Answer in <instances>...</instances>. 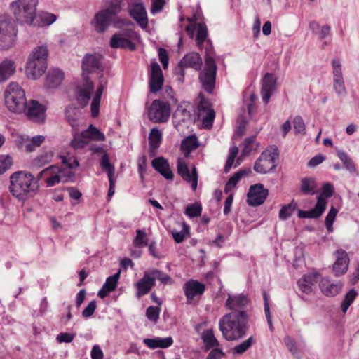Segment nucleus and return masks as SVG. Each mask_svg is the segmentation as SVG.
<instances>
[{
  "label": "nucleus",
  "mask_w": 359,
  "mask_h": 359,
  "mask_svg": "<svg viewBox=\"0 0 359 359\" xmlns=\"http://www.w3.org/2000/svg\"><path fill=\"white\" fill-rule=\"evenodd\" d=\"M170 115V104L158 99L154 100L148 108L149 120L155 123H165Z\"/></svg>",
  "instance_id": "7"
},
{
  "label": "nucleus",
  "mask_w": 359,
  "mask_h": 359,
  "mask_svg": "<svg viewBox=\"0 0 359 359\" xmlns=\"http://www.w3.org/2000/svg\"><path fill=\"white\" fill-rule=\"evenodd\" d=\"M248 303L246 296L229 295L225 306L231 311L225 314L219 322V330L227 341L242 339L248 330L249 316L243 309Z\"/></svg>",
  "instance_id": "1"
},
{
  "label": "nucleus",
  "mask_w": 359,
  "mask_h": 359,
  "mask_svg": "<svg viewBox=\"0 0 359 359\" xmlns=\"http://www.w3.org/2000/svg\"><path fill=\"white\" fill-rule=\"evenodd\" d=\"M262 154H265L266 156H264V161L271 163L273 165L276 164V161L279 158V151L277 147L273 148L271 151H265Z\"/></svg>",
  "instance_id": "54"
},
{
  "label": "nucleus",
  "mask_w": 359,
  "mask_h": 359,
  "mask_svg": "<svg viewBox=\"0 0 359 359\" xmlns=\"http://www.w3.org/2000/svg\"><path fill=\"white\" fill-rule=\"evenodd\" d=\"M333 88L335 93L339 95H345L346 94V90L344 85V78L342 79H333Z\"/></svg>",
  "instance_id": "59"
},
{
  "label": "nucleus",
  "mask_w": 359,
  "mask_h": 359,
  "mask_svg": "<svg viewBox=\"0 0 359 359\" xmlns=\"http://www.w3.org/2000/svg\"><path fill=\"white\" fill-rule=\"evenodd\" d=\"M147 277H142L136 284L137 296L138 298L148 294L150 292V288L146 280Z\"/></svg>",
  "instance_id": "49"
},
{
  "label": "nucleus",
  "mask_w": 359,
  "mask_h": 359,
  "mask_svg": "<svg viewBox=\"0 0 359 359\" xmlns=\"http://www.w3.org/2000/svg\"><path fill=\"white\" fill-rule=\"evenodd\" d=\"M162 142V132L157 128H153L149 135V146L152 148H158Z\"/></svg>",
  "instance_id": "35"
},
{
  "label": "nucleus",
  "mask_w": 359,
  "mask_h": 359,
  "mask_svg": "<svg viewBox=\"0 0 359 359\" xmlns=\"http://www.w3.org/2000/svg\"><path fill=\"white\" fill-rule=\"evenodd\" d=\"M5 103L8 109L15 114L26 110L27 101L24 90L16 83H11L4 92Z\"/></svg>",
  "instance_id": "4"
},
{
  "label": "nucleus",
  "mask_w": 359,
  "mask_h": 359,
  "mask_svg": "<svg viewBox=\"0 0 359 359\" xmlns=\"http://www.w3.org/2000/svg\"><path fill=\"white\" fill-rule=\"evenodd\" d=\"M255 143V136H251L245 138L244 141V147L242 149V154L243 156H248L250 153L257 149L259 144H257L256 147H254Z\"/></svg>",
  "instance_id": "50"
},
{
  "label": "nucleus",
  "mask_w": 359,
  "mask_h": 359,
  "mask_svg": "<svg viewBox=\"0 0 359 359\" xmlns=\"http://www.w3.org/2000/svg\"><path fill=\"white\" fill-rule=\"evenodd\" d=\"M151 165L155 170L168 180H172L174 175L168 161L163 156L155 158L151 161Z\"/></svg>",
  "instance_id": "16"
},
{
  "label": "nucleus",
  "mask_w": 359,
  "mask_h": 359,
  "mask_svg": "<svg viewBox=\"0 0 359 359\" xmlns=\"http://www.w3.org/2000/svg\"><path fill=\"white\" fill-rule=\"evenodd\" d=\"M45 137L43 135H38L34 136L31 139V142L26 145V151L28 152L34 151L36 147L41 146V144L44 142Z\"/></svg>",
  "instance_id": "53"
},
{
  "label": "nucleus",
  "mask_w": 359,
  "mask_h": 359,
  "mask_svg": "<svg viewBox=\"0 0 359 359\" xmlns=\"http://www.w3.org/2000/svg\"><path fill=\"white\" fill-rule=\"evenodd\" d=\"M122 0H111L107 8L102 9L104 13H107L112 18L116 16L122 10Z\"/></svg>",
  "instance_id": "38"
},
{
  "label": "nucleus",
  "mask_w": 359,
  "mask_h": 359,
  "mask_svg": "<svg viewBox=\"0 0 359 359\" xmlns=\"http://www.w3.org/2000/svg\"><path fill=\"white\" fill-rule=\"evenodd\" d=\"M202 212V205L200 203L196 202L188 205L185 209L184 214L190 218L199 217Z\"/></svg>",
  "instance_id": "45"
},
{
  "label": "nucleus",
  "mask_w": 359,
  "mask_h": 359,
  "mask_svg": "<svg viewBox=\"0 0 359 359\" xmlns=\"http://www.w3.org/2000/svg\"><path fill=\"white\" fill-rule=\"evenodd\" d=\"M182 65H185L187 67H191L198 70L201 69L202 59L198 53L195 52L189 53L186 54L180 61V65L181 67Z\"/></svg>",
  "instance_id": "23"
},
{
  "label": "nucleus",
  "mask_w": 359,
  "mask_h": 359,
  "mask_svg": "<svg viewBox=\"0 0 359 359\" xmlns=\"http://www.w3.org/2000/svg\"><path fill=\"white\" fill-rule=\"evenodd\" d=\"M337 155L342 162L345 169H346L350 173H354L357 175H358L353 161L345 151L337 150Z\"/></svg>",
  "instance_id": "34"
},
{
  "label": "nucleus",
  "mask_w": 359,
  "mask_h": 359,
  "mask_svg": "<svg viewBox=\"0 0 359 359\" xmlns=\"http://www.w3.org/2000/svg\"><path fill=\"white\" fill-rule=\"evenodd\" d=\"M269 195V190L261 183L251 185L247 194V203L251 207L262 205Z\"/></svg>",
  "instance_id": "8"
},
{
  "label": "nucleus",
  "mask_w": 359,
  "mask_h": 359,
  "mask_svg": "<svg viewBox=\"0 0 359 359\" xmlns=\"http://www.w3.org/2000/svg\"><path fill=\"white\" fill-rule=\"evenodd\" d=\"M62 172L60 173L61 180L64 183L67 182H74L75 181V172L72 171L71 170L65 168H62Z\"/></svg>",
  "instance_id": "61"
},
{
  "label": "nucleus",
  "mask_w": 359,
  "mask_h": 359,
  "mask_svg": "<svg viewBox=\"0 0 359 359\" xmlns=\"http://www.w3.org/2000/svg\"><path fill=\"white\" fill-rule=\"evenodd\" d=\"M86 140L87 138H83L81 135L80 137L74 135L70 142V145L75 149H83L88 144Z\"/></svg>",
  "instance_id": "60"
},
{
  "label": "nucleus",
  "mask_w": 359,
  "mask_h": 359,
  "mask_svg": "<svg viewBox=\"0 0 359 359\" xmlns=\"http://www.w3.org/2000/svg\"><path fill=\"white\" fill-rule=\"evenodd\" d=\"M112 22L113 18L107 13H104L103 10H101L95 13L91 23L94 27L95 30L97 33L101 34L107 30Z\"/></svg>",
  "instance_id": "14"
},
{
  "label": "nucleus",
  "mask_w": 359,
  "mask_h": 359,
  "mask_svg": "<svg viewBox=\"0 0 359 359\" xmlns=\"http://www.w3.org/2000/svg\"><path fill=\"white\" fill-rule=\"evenodd\" d=\"M319 274L317 273L304 274L300 278L302 282L310 285L311 286L315 285L318 282Z\"/></svg>",
  "instance_id": "62"
},
{
  "label": "nucleus",
  "mask_w": 359,
  "mask_h": 359,
  "mask_svg": "<svg viewBox=\"0 0 359 359\" xmlns=\"http://www.w3.org/2000/svg\"><path fill=\"white\" fill-rule=\"evenodd\" d=\"M143 343L151 349L157 348H167L172 345L173 339L171 337L165 338L156 337L153 339L145 338L143 339Z\"/></svg>",
  "instance_id": "20"
},
{
  "label": "nucleus",
  "mask_w": 359,
  "mask_h": 359,
  "mask_svg": "<svg viewBox=\"0 0 359 359\" xmlns=\"http://www.w3.org/2000/svg\"><path fill=\"white\" fill-rule=\"evenodd\" d=\"M337 212L338 210L334 206H332L325 217V223L329 232H331L333 230L332 225L335 220Z\"/></svg>",
  "instance_id": "52"
},
{
  "label": "nucleus",
  "mask_w": 359,
  "mask_h": 359,
  "mask_svg": "<svg viewBox=\"0 0 359 359\" xmlns=\"http://www.w3.org/2000/svg\"><path fill=\"white\" fill-rule=\"evenodd\" d=\"M358 295L357 291L352 288L345 295L344 300L341 304V309L343 313H346L348 309V307L351 305V304L355 300V297Z\"/></svg>",
  "instance_id": "42"
},
{
  "label": "nucleus",
  "mask_w": 359,
  "mask_h": 359,
  "mask_svg": "<svg viewBox=\"0 0 359 359\" xmlns=\"http://www.w3.org/2000/svg\"><path fill=\"white\" fill-rule=\"evenodd\" d=\"M13 165V159L8 155L0 156V175L4 174Z\"/></svg>",
  "instance_id": "57"
},
{
  "label": "nucleus",
  "mask_w": 359,
  "mask_h": 359,
  "mask_svg": "<svg viewBox=\"0 0 359 359\" xmlns=\"http://www.w3.org/2000/svg\"><path fill=\"white\" fill-rule=\"evenodd\" d=\"M293 127L295 133L305 134L306 127L304 120L301 116H296L293 120Z\"/></svg>",
  "instance_id": "58"
},
{
  "label": "nucleus",
  "mask_w": 359,
  "mask_h": 359,
  "mask_svg": "<svg viewBox=\"0 0 359 359\" xmlns=\"http://www.w3.org/2000/svg\"><path fill=\"white\" fill-rule=\"evenodd\" d=\"M102 56L96 53H86L83 56L81 62L83 72L89 74L95 70H102V65L101 59Z\"/></svg>",
  "instance_id": "12"
},
{
  "label": "nucleus",
  "mask_w": 359,
  "mask_h": 359,
  "mask_svg": "<svg viewBox=\"0 0 359 359\" xmlns=\"http://www.w3.org/2000/svg\"><path fill=\"white\" fill-rule=\"evenodd\" d=\"M120 278V272L108 277L105 283L103 285V288L109 289V291H114L117 287L118 281Z\"/></svg>",
  "instance_id": "51"
},
{
  "label": "nucleus",
  "mask_w": 359,
  "mask_h": 359,
  "mask_svg": "<svg viewBox=\"0 0 359 359\" xmlns=\"http://www.w3.org/2000/svg\"><path fill=\"white\" fill-rule=\"evenodd\" d=\"M337 260L333 264V271L336 276H341L346 273L348 264L349 257L346 252L342 249L336 251Z\"/></svg>",
  "instance_id": "15"
},
{
  "label": "nucleus",
  "mask_w": 359,
  "mask_h": 359,
  "mask_svg": "<svg viewBox=\"0 0 359 359\" xmlns=\"http://www.w3.org/2000/svg\"><path fill=\"white\" fill-rule=\"evenodd\" d=\"M148 271L156 280H160L164 285L172 283V282L171 277L161 270L151 269Z\"/></svg>",
  "instance_id": "48"
},
{
  "label": "nucleus",
  "mask_w": 359,
  "mask_h": 359,
  "mask_svg": "<svg viewBox=\"0 0 359 359\" xmlns=\"http://www.w3.org/2000/svg\"><path fill=\"white\" fill-rule=\"evenodd\" d=\"M53 155L52 149L43 148L41 154L34 159V163L36 166L42 167L52 161Z\"/></svg>",
  "instance_id": "33"
},
{
  "label": "nucleus",
  "mask_w": 359,
  "mask_h": 359,
  "mask_svg": "<svg viewBox=\"0 0 359 359\" xmlns=\"http://www.w3.org/2000/svg\"><path fill=\"white\" fill-rule=\"evenodd\" d=\"M252 172L250 168H244L238 170L233 176H231L225 184L224 193L229 194L231 189L236 187L238 182L244 176H247Z\"/></svg>",
  "instance_id": "25"
},
{
  "label": "nucleus",
  "mask_w": 359,
  "mask_h": 359,
  "mask_svg": "<svg viewBox=\"0 0 359 359\" xmlns=\"http://www.w3.org/2000/svg\"><path fill=\"white\" fill-rule=\"evenodd\" d=\"M65 114L67 122L72 128L79 126L78 121L81 115L79 107L74 104H69L66 107Z\"/></svg>",
  "instance_id": "28"
},
{
  "label": "nucleus",
  "mask_w": 359,
  "mask_h": 359,
  "mask_svg": "<svg viewBox=\"0 0 359 359\" xmlns=\"http://www.w3.org/2000/svg\"><path fill=\"white\" fill-rule=\"evenodd\" d=\"M92 94L90 92L82 90V88L78 86L76 91V100L81 107H86L91 98Z\"/></svg>",
  "instance_id": "41"
},
{
  "label": "nucleus",
  "mask_w": 359,
  "mask_h": 359,
  "mask_svg": "<svg viewBox=\"0 0 359 359\" xmlns=\"http://www.w3.org/2000/svg\"><path fill=\"white\" fill-rule=\"evenodd\" d=\"M48 67V63H45V67L39 65V62L32 60H27L26 66V73L29 79L36 80L43 74Z\"/></svg>",
  "instance_id": "19"
},
{
  "label": "nucleus",
  "mask_w": 359,
  "mask_h": 359,
  "mask_svg": "<svg viewBox=\"0 0 359 359\" xmlns=\"http://www.w3.org/2000/svg\"><path fill=\"white\" fill-rule=\"evenodd\" d=\"M127 39L121 36V32L116 33L111 37L109 45L112 48H125Z\"/></svg>",
  "instance_id": "46"
},
{
  "label": "nucleus",
  "mask_w": 359,
  "mask_h": 359,
  "mask_svg": "<svg viewBox=\"0 0 359 359\" xmlns=\"http://www.w3.org/2000/svg\"><path fill=\"white\" fill-rule=\"evenodd\" d=\"M255 343V340L254 337L252 336H251L245 341L235 346L232 348V353L233 355H242L245 352H246Z\"/></svg>",
  "instance_id": "37"
},
{
  "label": "nucleus",
  "mask_w": 359,
  "mask_h": 359,
  "mask_svg": "<svg viewBox=\"0 0 359 359\" xmlns=\"http://www.w3.org/2000/svg\"><path fill=\"white\" fill-rule=\"evenodd\" d=\"M319 287L323 294L327 297H334L339 294L341 285L331 283L329 279L323 278L319 283Z\"/></svg>",
  "instance_id": "22"
},
{
  "label": "nucleus",
  "mask_w": 359,
  "mask_h": 359,
  "mask_svg": "<svg viewBox=\"0 0 359 359\" xmlns=\"http://www.w3.org/2000/svg\"><path fill=\"white\" fill-rule=\"evenodd\" d=\"M201 339L204 343L205 351L219 346V343L215 337L213 330L212 329L204 330L201 334Z\"/></svg>",
  "instance_id": "32"
},
{
  "label": "nucleus",
  "mask_w": 359,
  "mask_h": 359,
  "mask_svg": "<svg viewBox=\"0 0 359 359\" xmlns=\"http://www.w3.org/2000/svg\"><path fill=\"white\" fill-rule=\"evenodd\" d=\"M177 172L182 177V178L184 180L190 182L191 176H193V171L191 173L190 172L187 163L182 161L181 158H179L177 161Z\"/></svg>",
  "instance_id": "40"
},
{
  "label": "nucleus",
  "mask_w": 359,
  "mask_h": 359,
  "mask_svg": "<svg viewBox=\"0 0 359 359\" xmlns=\"http://www.w3.org/2000/svg\"><path fill=\"white\" fill-rule=\"evenodd\" d=\"M199 147L198 137L196 135H191L184 138L181 143V150L187 157L190 153Z\"/></svg>",
  "instance_id": "26"
},
{
  "label": "nucleus",
  "mask_w": 359,
  "mask_h": 359,
  "mask_svg": "<svg viewBox=\"0 0 359 359\" xmlns=\"http://www.w3.org/2000/svg\"><path fill=\"white\" fill-rule=\"evenodd\" d=\"M324 212V208L320 205L318 203H316L314 207L310 210L306 211L303 210H299L297 216L301 219H318L321 217Z\"/></svg>",
  "instance_id": "31"
},
{
  "label": "nucleus",
  "mask_w": 359,
  "mask_h": 359,
  "mask_svg": "<svg viewBox=\"0 0 359 359\" xmlns=\"http://www.w3.org/2000/svg\"><path fill=\"white\" fill-rule=\"evenodd\" d=\"M264 156H266L265 154H261L260 156L256 160L253 168L255 172L260 174H266L270 172H273L276 168V165L273 164L270 168L266 169V165L261 163V161H264Z\"/></svg>",
  "instance_id": "43"
},
{
  "label": "nucleus",
  "mask_w": 359,
  "mask_h": 359,
  "mask_svg": "<svg viewBox=\"0 0 359 359\" xmlns=\"http://www.w3.org/2000/svg\"><path fill=\"white\" fill-rule=\"evenodd\" d=\"M208 36V29L205 25L202 23L198 24V29L196 36V42L199 48H201L203 45Z\"/></svg>",
  "instance_id": "44"
},
{
  "label": "nucleus",
  "mask_w": 359,
  "mask_h": 359,
  "mask_svg": "<svg viewBox=\"0 0 359 359\" xmlns=\"http://www.w3.org/2000/svg\"><path fill=\"white\" fill-rule=\"evenodd\" d=\"M39 187V184L29 172L16 171L10 176L9 191L11 195L20 201L25 202L34 197Z\"/></svg>",
  "instance_id": "2"
},
{
  "label": "nucleus",
  "mask_w": 359,
  "mask_h": 359,
  "mask_svg": "<svg viewBox=\"0 0 359 359\" xmlns=\"http://www.w3.org/2000/svg\"><path fill=\"white\" fill-rule=\"evenodd\" d=\"M46 107L38 101L32 100L29 104H27L25 114L28 118L34 122L41 123L45 119Z\"/></svg>",
  "instance_id": "11"
},
{
  "label": "nucleus",
  "mask_w": 359,
  "mask_h": 359,
  "mask_svg": "<svg viewBox=\"0 0 359 359\" xmlns=\"http://www.w3.org/2000/svg\"><path fill=\"white\" fill-rule=\"evenodd\" d=\"M316 180L313 177H305L301 180L300 191L304 195H314L316 191Z\"/></svg>",
  "instance_id": "29"
},
{
  "label": "nucleus",
  "mask_w": 359,
  "mask_h": 359,
  "mask_svg": "<svg viewBox=\"0 0 359 359\" xmlns=\"http://www.w3.org/2000/svg\"><path fill=\"white\" fill-rule=\"evenodd\" d=\"M205 286L197 280H189L184 285V294L187 299H193L194 297L203 294Z\"/></svg>",
  "instance_id": "17"
},
{
  "label": "nucleus",
  "mask_w": 359,
  "mask_h": 359,
  "mask_svg": "<svg viewBox=\"0 0 359 359\" xmlns=\"http://www.w3.org/2000/svg\"><path fill=\"white\" fill-rule=\"evenodd\" d=\"M48 55V50L46 46H40L36 47L28 57L29 61H35L39 62L42 67H45V63H47V57Z\"/></svg>",
  "instance_id": "21"
},
{
  "label": "nucleus",
  "mask_w": 359,
  "mask_h": 359,
  "mask_svg": "<svg viewBox=\"0 0 359 359\" xmlns=\"http://www.w3.org/2000/svg\"><path fill=\"white\" fill-rule=\"evenodd\" d=\"M15 20L9 15H0V49L7 50L15 43L17 36Z\"/></svg>",
  "instance_id": "6"
},
{
  "label": "nucleus",
  "mask_w": 359,
  "mask_h": 359,
  "mask_svg": "<svg viewBox=\"0 0 359 359\" xmlns=\"http://www.w3.org/2000/svg\"><path fill=\"white\" fill-rule=\"evenodd\" d=\"M15 72V63L12 60H5L0 63V83L8 80Z\"/></svg>",
  "instance_id": "24"
},
{
  "label": "nucleus",
  "mask_w": 359,
  "mask_h": 359,
  "mask_svg": "<svg viewBox=\"0 0 359 359\" xmlns=\"http://www.w3.org/2000/svg\"><path fill=\"white\" fill-rule=\"evenodd\" d=\"M81 137L97 142H103L106 140L104 134L93 124H90L86 130L81 132Z\"/></svg>",
  "instance_id": "27"
},
{
  "label": "nucleus",
  "mask_w": 359,
  "mask_h": 359,
  "mask_svg": "<svg viewBox=\"0 0 359 359\" xmlns=\"http://www.w3.org/2000/svg\"><path fill=\"white\" fill-rule=\"evenodd\" d=\"M65 77L64 72L59 69L48 71L46 79L45 86L48 88H56L62 83Z\"/></svg>",
  "instance_id": "18"
},
{
  "label": "nucleus",
  "mask_w": 359,
  "mask_h": 359,
  "mask_svg": "<svg viewBox=\"0 0 359 359\" xmlns=\"http://www.w3.org/2000/svg\"><path fill=\"white\" fill-rule=\"evenodd\" d=\"M158 58L162 63L164 69H167L169 63V57L167 50L163 48H159L158 50Z\"/></svg>",
  "instance_id": "64"
},
{
  "label": "nucleus",
  "mask_w": 359,
  "mask_h": 359,
  "mask_svg": "<svg viewBox=\"0 0 359 359\" xmlns=\"http://www.w3.org/2000/svg\"><path fill=\"white\" fill-rule=\"evenodd\" d=\"M171 233L175 241L177 243H181L184 241L186 236L189 235L190 226L184 222H182V229L180 231L173 229L171 231Z\"/></svg>",
  "instance_id": "39"
},
{
  "label": "nucleus",
  "mask_w": 359,
  "mask_h": 359,
  "mask_svg": "<svg viewBox=\"0 0 359 359\" xmlns=\"http://www.w3.org/2000/svg\"><path fill=\"white\" fill-rule=\"evenodd\" d=\"M210 48H205V68L199 74V81L203 88L208 93H212L215 87L217 67L214 58V50L210 41H208Z\"/></svg>",
  "instance_id": "3"
},
{
  "label": "nucleus",
  "mask_w": 359,
  "mask_h": 359,
  "mask_svg": "<svg viewBox=\"0 0 359 359\" xmlns=\"http://www.w3.org/2000/svg\"><path fill=\"white\" fill-rule=\"evenodd\" d=\"M149 74V87L151 93L158 92L163 85L164 76L160 65L156 60L151 62Z\"/></svg>",
  "instance_id": "9"
},
{
  "label": "nucleus",
  "mask_w": 359,
  "mask_h": 359,
  "mask_svg": "<svg viewBox=\"0 0 359 359\" xmlns=\"http://www.w3.org/2000/svg\"><path fill=\"white\" fill-rule=\"evenodd\" d=\"M160 311L159 306H150L146 310V316L149 320L156 323L159 319Z\"/></svg>",
  "instance_id": "55"
},
{
  "label": "nucleus",
  "mask_w": 359,
  "mask_h": 359,
  "mask_svg": "<svg viewBox=\"0 0 359 359\" xmlns=\"http://www.w3.org/2000/svg\"><path fill=\"white\" fill-rule=\"evenodd\" d=\"M37 5L38 0H16L11 3L10 8L19 23L32 25L36 18Z\"/></svg>",
  "instance_id": "5"
},
{
  "label": "nucleus",
  "mask_w": 359,
  "mask_h": 359,
  "mask_svg": "<svg viewBox=\"0 0 359 359\" xmlns=\"http://www.w3.org/2000/svg\"><path fill=\"white\" fill-rule=\"evenodd\" d=\"M133 243L135 246L140 248L147 245V238H146V233L144 230L137 229L136 231V237Z\"/></svg>",
  "instance_id": "56"
},
{
  "label": "nucleus",
  "mask_w": 359,
  "mask_h": 359,
  "mask_svg": "<svg viewBox=\"0 0 359 359\" xmlns=\"http://www.w3.org/2000/svg\"><path fill=\"white\" fill-rule=\"evenodd\" d=\"M97 308L95 300H92L82 311V316L84 318H90L92 316Z\"/></svg>",
  "instance_id": "63"
},
{
  "label": "nucleus",
  "mask_w": 359,
  "mask_h": 359,
  "mask_svg": "<svg viewBox=\"0 0 359 359\" xmlns=\"http://www.w3.org/2000/svg\"><path fill=\"white\" fill-rule=\"evenodd\" d=\"M334 192V187L330 182H325L323 184L322 192L317 197L316 203H319L320 205L324 208V211L325 210L327 205L326 198L332 197Z\"/></svg>",
  "instance_id": "30"
},
{
  "label": "nucleus",
  "mask_w": 359,
  "mask_h": 359,
  "mask_svg": "<svg viewBox=\"0 0 359 359\" xmlns=\"http://www.w3.org/2000/svg\"><path fill=\"white\" fill-rule=\"evenodd\" d=\"M276 78L272 73H266L262 81L261 90L273 92L276 89Z\"/></svg>",
  "instance_id": "36"
},
{
  "label": "nucleus",
  "mask_w": 359,
  "mask_h": 359,
  "mask_svg": "<svg viewBox=\"0 0 359 359\" xmlns=\"http://www.w3.org/2000/svg\"><path fill=\"white\" fill-rule=\"evenodd\" d=\"M296 208L297 204L294 203L293 201H292V203L290 204L283 205L279 211V218L282 220L287 219L289 217H290Z\"/></svg>",
  "instance_id": "47"
},
{
  "label": "nucleus",
  "mask_w": 359,
  "mask_h": 359,
  "mask_svg": "<svg viewBox=\"0 0 359 359\" xmlns=\"http://www.w3.org/2000/svg\"><path fill=\"white\" fill-rule=\"evenodd\" d=\"M100 166L102 169L107 172L109 182V188L108 190L107 196L111 197L114 194V187L116 178L114 177V171L115 168L114 165L110 163L109 154L106 152L102 155L100 160Z\"/></svg>",
  "instance_id": "13"
},
{
  "label": "nucleus",
  "mask_w": 359,
  "mask_h": 359,
  "mask_svg": "<svg viewBox=\"0 0 359 359\" xmlns=\"http://www.w3.org/2000/svg\"><path fill=\"white\" fill-rule=\"evenodd\" d=\"M127 10L129 15L142 29L147 27V13L143 3H132L128 5Z\"/></svg>",
  "instance_id": "10"
}]
</instances>
